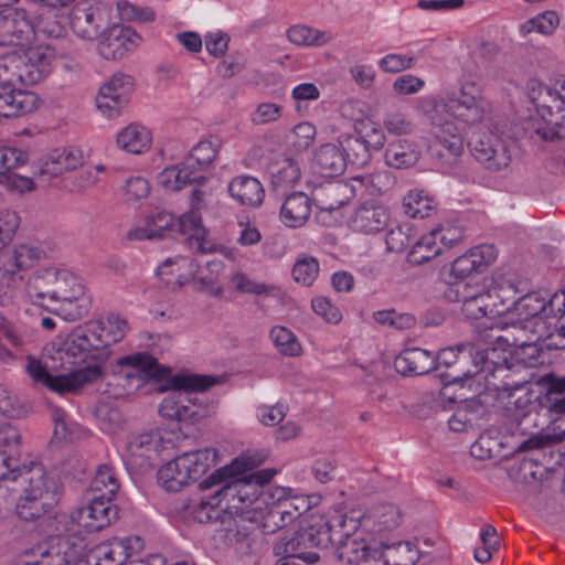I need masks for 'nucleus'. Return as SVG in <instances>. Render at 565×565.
<instances>
[{"instance_id": "obj_1", "label": "nucleus", "mask_w": 565, "mask_h": 565, "mask_svg": "<svg viewBox=\"0 0 565 565\" xmlns=\"http://www.w3.org/2000/svg\"><path fill=\"white\" fill-rule=\"evenodd\" d=\"M19 489L21 494L15 505L18 518L36 523L43 532H51L49 537L65 536L62 532L66 530L68 516L55 510L60 500L57 480L49 477L41 463H34L22 475Z\"/></svg>"}, {"instance_id": "obj_2", "label": "nucleus", "mask_w": 565, "mask_h": 565, "mask_svg": "<svg viewBox=\"0 0 565 565\" xmlns=\"http://www.w3.org/2000/svg\"><path fill=\"white\" fill-rule=\"evenodd\" d=\"M28 296L40 306L61 302L65 319L77 320L88 311L83 298L85 290L79 277L66 269L43 268L34 271L26 282Z\"/></svg>"}, {"instance_id": "obj_3", "label": "nucleus", "mask_w": 565, "mask_h": 565, "mask_svg": "<svg viewBox=\"0 0 565 565\" xmlns=\"http://www.w3.org/2000/svg\"><path fill=\"white\" fill-rule=\"evenodd\" d=\"M127 322L119 317H109L106 322H89L76 327L61 344V359L73 366H82L89 360L108 356L107 349L126 334Z\"/></svg>"}, {"instance_id": "obj_4", "label": "nucleus", "mask_w": 565, "mask_h": 565, "mask_svg": "<svg viewBox=\"0 0 565 565\" xmlns=\"http://www.w3.org/2000/svg\"><path fill=\"white\" fill-rule=\"evenodd\" d=\"M163 382L166 383H158L159 386L156 390L159 392L172 391V393L164 397L159 405V414L162 417L194 424L210 415L209 406L203 405L201 402L199 403L198 398L193 402L188 399V404H185L184 394L205 392L218 382L215 376L190 373L172 376L169 369V373Z\"/></svg>"}, {"instance_id": "obj_5", "label": "nucleus", "mask_w": 565, "mask_h": 565, "mask_svg": "<svg viewBox=\"0 0 565 565\" xmlns=\"http://www.w3.org/2000/svg\"><path fill=\"white\" fill-rule=\"evenodd\" d=\"M328 531L329 529L322 516L305 520L298 530L284 533L279 541L274 544L273 553L275 556H295L307 564H316L320 561V555L308 550L331 546Z\"/></svg>"}, {"instance_id": "obj_6", "label": "nucleus", "mask_w": 565, "mask_h": 565, "mask_svg": "<svg viewBox=\"0 0 565 565\" xmlns=\"http://www.w3.org/2000/svg\"><path fill=\"white\" fill-rule=\"evenodd\" d=\"M181 234L189 236L185 242L196 252H204L203 243L200 237V218L195 214H183L174 217L167 211H158L146 218L143 227H137L129 231L128 238L142 241L172 237Z\"/></svg>"}, {"instance_id": "obj_7", "label": "nucleus", "mask_w": 565, "mask_h": 565, "mask_svg": "<svg viewBox=\"0 0 565 565\" xmlns=\"http://www.w3.org/2000/svg\"><path fill=\"white\" fill-rule=\"evenodd\" d=\"M217 452L214 448L184 452L159 469L158 481L167 491L179 492L215 466Z\"/></svg>"}, {"instance_id": "obj_8", "label": "nucleus", "mask_w": 565, "mask_h": 565, "mask_svg": "<svg viewBox=\"0 0 565 565\" xmlns=\"http://www.w3.org/2000/svg\"><path fill=\"white\" fill-rule=\"evenodd\" d=\"M121 367L117 379L126 394L140 390L146 383H162L169 367L159 364L158 360L147 352H138L122 356L117 362Z\"/></svg>"}, {"instance_id": "obj_9", "label": "nucleus", "mask_w": 565, "mask_h": 565, "mask_svg": "<svg viewBox=\"0 0 565 565\" xmlns=\"http://www.w3.org/2000/svg\"><path fill=\"white\" fill-rule=\"evenodd\" d=\"M19 63L20 58L14 55L0 57V100L19 116H24L39 107L40 98L35 93L18 87L22 84Z\"/></svg>"}, {"instance_id": "obj_10", "label": "nucleus", "mask_w": 565, "mask_h": 565, "mask_svg": "<svg viewBox=\"0 0 565 565\" xmlns=\"http://www.w3.org/2000/svg\"><path fill=\"white\" fill-rule=\"evenodd\" d=\"M26 372L36 383L63 395L77 392L85 383L94 382L102 376V366L97 363L72 371L68 374L52 375L42 363L31 356L28 358Z\"/></svg>"}, {"instance_id": "obj_11", "label": "nucleus", "mask_w": 565, "mask_h": 565, "mask_svg": "<svg viewBox=\"0 0 565 565\" xmlns=\"http://www.w3.org/2000/svg\"><path fill=\"white\" fill-rule=\"evenodd\" d=\"M551 321L536 322L535 320H511L502 327H491L488 337L498 344L507 348H521L524 344L552 340Z\"/></svg>"}, {"instance_id": "obj_12", "label": "nucleus", "mask_w": 565, "mask_h": 565, "mask_svg": "<svg viewBox=\"0 0 565 565\" xmlns=\"http://www.w3.org/2000/svg\"><path fill=\"white\" fill-rule=\"evenodd\" d=\"M472 354V343L444 348L436 355L433 353L434 371H439L441 367L446 369L438 374L446 385L461 383L465 379L477 375Z\"/></svg>"}, {"instance_id": "obj_13", "label": "nucleus", "mask_w": 565, "mask_h": 565, "mask_svg": "<svg viewBox=\"0 0 565 565\" xmlns=\"http://www.w3.org/2000/svg\"><path fill=\"white\" fill-rule=\"evenodd\" d=\"M548 97L539 105V117L532 118L526 129L542 141L553 142L565 138V104L558 92L548 90Z\"/></svg>"}, {"instance_id": "obj_14", "label": "nucleus", "mask_w": 565, "mask_h": 565, "mask_svg": "<svg viewBox=\"0 0 565 565\" xmlns=\"http://www.w3.org/2000/svg\"><path fill=\"white\" fill-rule=\"evenodd\" d=\"M468 147L476 160L488 170L500 171L509 167L512 159L510 143L492 131H473Z\"/></svg>"}, {"instance_id": "obj_15", "label": "nucleus", "mask_w": 565, "mask_h": 565, "mask_svg": "<svg viewBox=\"0 0 565 565\" xmlns=\"http://www.w3.org/2000/svg\"><path fill=\"white\" fill-rule=\"evenodd\" d=\"M70 26L79 39L93 41L99 38L108 25L105 6L95 0H81L70 12Z\"/></svg>"}, {"instance_id": "obj_16", "label": "nucleus", "mask_w": 565, "mask_h": 565, "mask_svg": "<svg viewBox=\"0 0 565 565\" xmlns=\"http://www.w3.org/2000/svg\"><path fill=\"white\" fill-rule=\"evenodd\" d=\"M113 498L92 494L86 507L72 512V522L90 533L109 526L118 518V508L113 504Z\"/></svg>"}, {"instance_id": "obj_17", "label": "nucleus", "mask_w": 565, "mask_h": 565, "mask_svg": "<svg viewBox=\"0 0 565 565\" xmlns=\"http://www.w3.org/2000/svg\"><path fill=\"white\" fill-rule=\"evenodd\" d=\"M236 477L237 476L232 477L227 472L223 476L221 481L206 487V489H211L214 486H221L217 490L214 491L209 501L201 500L200 511H198L195 516L200 522L212 520L213 516L211 512H215V508H221L223 511L235 514L237 516L242 514L243 508L238 507ZM199 487L201 490H205L201 483Z\"/></svg>"}, {"instance_id": "obj_18", "label": "nucleus", "mask_w": 565, "mask_h": 565, "mask_svg": "<svg viewBox=\"0 0 565 565\" xmlns=\"http://www.w3.org/2000/svg\"><path fill=\"white\" fill-rule=\"evenodd\" d=\"M98 52L106 60H121L134 51L141 38L129 26L114 24L106 26L99 35Z\"/></svg>"}, {"instance_id": "obj_19", "label": "nucleus", "mask_w": 565, "mask_h": 565, "mask_svg": "<svg viewBox=\"0 0 565 565\" xmlns=\"http://www.w3.org/2000/svg\"><path fill=\"white\" fill-rule=\"evenodd\" d=\"M490 345L484 348L473 344V365L477 374L483 373L487 383L497 377L498 373L507 371V365L513 361L512 351L504 344H498L493 339L486 335Z\"/></svg>"}, {"instance_id": "obj_20", "label": "nucleus", "mask_w": 565, "mask_h": 565, "mask_svg": "<svg viewBox=\"0 0 565 565\" xmlns=\"http://www.w3.org/2000/svg\"><path fill=\"white\" fill-rule=\"evenodd\" d=\"M276 473V469L268 468L236 477L238 507L243 508L239 518L246 520L247 512L262 508L264 500L260 489L265 488Z\"/></svg>"}, {"instance_id": "obj_21", "label": "nucleus", "mask_w": 565, "mask_h": 565, "mask_svg": "<svg viewBox=\"0 0 565 565\" xmlns=\"http://www.w3.org/2000/svg\"><path fill=\"white\" fill-rule=\"evenodd\" d=\"M34 36L32 23L24 12L0 11V46H26Z\"/></svg>"}, {"instance_id": "obj_22", "label": "nucleus", "mask_w": 565, "mask_h": 565, "mask_svg": "<svg viewBox=\"0 0 565 565\" xmlns=\"http://www.w3.org/2000/svg\"><path fill=\"white\" fill-rule=\"evenodd\" d=\"M354 182L362 183V179L354 178L351 181H332L320 185L315 191L317 206L322 212H333L348 204L355 195Z\"/></svg>"}, {"instance_id": "obj_23", "label": "nucleus", "mask_w": 565, "mask_h": 565, "mask_svg": "<svg viewBox=\"0 0 565 565\" xmlns=\"http://www.w3.org/2000/svg\"><path fill=\"white\" fill-rule=\"evenodd\" d=\"M375 546L376 558L383 565H415L420 557L418 547L411 541H391L379 536Z\"/></svg>"}, {"instance_id": "obj_24", "label": "nucleus", "mask_w": 565, "mask_h": 565, "mask_svg": "<svg viewBox=\"0 0 565 565\" xmlns=\"http://www.w3.org/2000/svg\"><path fill=\"white\" fill-rule=\"evenodd\" d=\"M86 159L87 154L75 146L55 149L39 169V175L44 180L47 177L49 180L65 171L77 169L85 163Z\"/></svg>"}, {"instance_id": "obj_25", "label": "nucleus", "mask_w": 565, "mask_h": 565, "mask_svg": "<svg viewBox=\"0 0 565 565\" xmlns=\"http://www.w3.org/2000/svg\"><path fill=\"white\" fill-rule=\"evenodd\" d=\"M444 108L452 117L468 125L482 121L486 115V102L461 89L458 94L447 98Z\"/></svg>"}, {"instance_id": "obj_26", "label": "nucleus", "mask_w": 565, "mask_h": 565, "mask_svg": "<svg viewBox=\"0 0 565 565\" xmlns=\"http://www.w3.org/2000/svg\"><path fill=\"white\" fill-rule=\"evenodd\" d=\"M433 352L420 348H406L394 360V367L403 376H418L434 371Z\"/></svg>"}, {"instance_id": "obj_27", "label": "nucleus", "mask_w": 565, "mask_h": 565, "mask_svg": "<svg viewBox=\"0 0 565 565\" xmlns=\"http://www.w3.org/2000/svg\"><path fill=\"white\" fill-rule=\"evenodd\" d=\"M401 521L402 514L397 507L391 503H382L362 514V531L380 534L396 529Z\"/></svg>"}, {"instance_id": "obj_28", "label": "nucleus", "mask_w": 565, "mask_h": 565, "mask_svg": "<svg viewBox=\"0 0 565 565\" xmlns=\"http://www.w3.org/2000/svg\"><path fill=\"white\" fill-rule=\"evenodd\" d=\"M311 167L321 177L333 178L340 175L347 167L344 152L340 145H321L313 153Z\"/></svg>"}, {"instance_id": "obj_29", "label": "nucleus", "mask_w": 565, "mask_h": 565, "mask_svg": "<svg viewBox=\"0 0 565 565\" xmlns=\"http://www.w3.org/2000/svg\"><path fill=\"white\" fill-rule=\"evenodd\" d=\"M296 518L295 513L287 509L286 504L271 505L264 511L260 509H253L247 512L246 520L256 524L264 534H273L278 530L285 527Z\"/></svg>"}, {"instance_id": "obj_30", "label": "nucleus", "mask_w": 565, "mask_h": 565, "mask_svg": "<svg viewBox=\"0 0 565 565\" xmlns=\"http://www.w3.org/2000/svg\"><path fill=\"white\" fill-rule=\"evenodd\" d=\"M379 537H372L366 541L362 537L347 540L337 546V557L340 562L349 565H364L376 558L375 550Z\"/></svg>"}, {"instance_id": "obj_31", "label": "nucleus", "mask_w": 565, "mask_h": 565, "mask_svg": "<svg viewBox=\"0 0 565 565\" xmlns=\"http://www.w3.org/2000/svg\"><path fill=\"white\" fill-rule=\"evenodd\" d=\"M265 450H247L239 457L235 458L231 465L222 467L215 470L211 476L201 481L203 488L210 487L211 484L221 481L225 473L234 476H246L247 471L253 470L265 462L267 458Z\"/></svg>"}, {"instance_id": "obj_32", "label": "nucleus", "mask_w": 565, "mask_h": 565, "mask_svg": "<svg viewBox=\"0 0 565 565\" xmlns=\"http://www.w3.org/2000/svg\"><path fill=\"white\" fill-rule=\"evenodd\" d=\"M228 192L236 202L248 207L259 206L265 196L262 183L250 175L235 177L228 184Z\"/></svg>"}, {"instance_id": "obj_33", "label": "nucleus", "mask_w": 565, "mask_h": 565, "mask_svg": "<svg viewBox=\"0 0 565 565\" xmlns=\"http://www.w3.org/2000/svg\"><path fill=\"white\" fill-rule=\"evenodd\" d=\"M388 221L385 207L373 203H363L354 213L351 224L354 231L372 234L382 231Z\"/></svg>"}, {"instance_id": "obj_34", "label": "nucleus", "mask_w": 565, "mask_h": 565, "mask_svg": "<svg viewBox=\"0 0 565 565\" xmlns=\"http://www.w3.org/2000/svg\"><path fill=\"white\" fill-rule=\"evenodd\" d=\"M311 214V200L303 192H294L286 196L281 209L282 223L292 228L301 227Z\"/></svg>"}, {"instance_id": "obj_35", "label": "nucleus", "mask_w": 565, "mask_h": 565, "mask_svg": "<svg viewBox=\"0 0 565 565\" xmlns=\"http://www.w3.org/2000/svg\"><path fill=\"white\" fill-rule=\"evenodd\" d=\"M221 141L215 138L200 141L191 152L184 158L185 168H190L198 177L200 183H203L206 178L202 174L215 160Z\"/></svg>"}, {"instance_id": "obj_36", "label": "nucleus", "mask_w": 565, "mask_h": 565, "mask_svg": "<svg viewBox=\"0 0 565 565\" xmlns=\"http://www.w3.org/2000/svg\"><path fill=\"white\" fill-rule=\"evenodd\" d=\"M324 523L329 529L331 545H338L354 537H362L359 534V530H362V515L356 516L354 511L344 515H335L330 520L324 519Z\"/></svg>"}, {"instance_id": "obj_37", "label": "nucleus", "mask_w": 565, "mask_h": 565, "mask_svg": "<svg viewBox=\"0 0 565 565\" xmlns=\"http://www.w3.org/2000/svg\"><path fill=\"white\" fill-rule=\"evenodd\" d=\"M419 159L417 146L407 139L390 142L385 149V163L394 169H407L416 164Z\"/></svg>"}, {"instance_id": "obj_38", "label": "nucleus", "mask_w": 565, "mask_h": 565, "mask_svg": "<svg viewBox=\"0 0 565 565\" xmlns=\"http://www.w3.org/2000/svg\"><path fill=\"white\" fill-rule=\"evenodd\" d=\"M512 303L518 318L522 320L546 322L553 315L550 311V301L546 302L537 294H527Z\"/></svg>"}, {"instance_id": "obj_39", "label": "nucleus", "mask_w": 565, "mask_h": 565, "mask_svg": "<svg viewBox=\"0 0 565 565\" xmlns=\"http://www.w3.org/2000/svg\"><path fill=\"white\" fill-rule=\"evenodd\" d=\"M430 150L439 157H445L446 153L452 157L461 154L463 140L454 124L446 122L435 131V141Z\"/></svg>"}, {"instance_id": "obj_40", "label": "nucleus", "mask_w": 565, "mask_h": 565, "mask_svg": "<svg viewBox=\"0 0 565 565\" xmlns=\"http://www.w3.org/2000/svg\"><path fill=\"white\" fill-rule=\"evenodd\" d=\"M157 441L150 433L132 434L128 437L126 444L127 457L131 465L143 467L152 452L156 451Z\"/></svg>"}, {"instance_id": "obj_41", "label": "nucleus", "mask_w": 565, "mask_h": 565, "mask_svg": "<svg viewBox=\"0 0 565 565\" xmlns=\"http://www.w3.org/2000/svg\"><path fill=\"white\" fill-rule=\"evenodd\" d=\"M522 370L521 365L512 361L507 365V371L498 373L497 377L489 380L488 385L499 393L511 395L513 391L521 390L530 381V376L521 374Z\"/></svg>"}, {"instance_id": "obj_42", "label": "nucleus", "mask_w": 565, "mask_h": 565, "mask_svg": "<svg viewBox=\"0 0 565 565\" xmlns=\"http://www.w3.org/2000/svg\"><path fill=\"white\" fill-rule=\"evenodd\" d=\"M42 250L32 245H20L6 254L3 266L7 271L15 274L18 270H24L34 266L41 258Z\"/></svg>"}, {"instance_id": "obj_43", "label": "nucleus", "mask_w": 565, "mask_h": 565, "mask_svg": "<svg viewBox=\"0 0 565 565\" xmlns=\"http://www.w3.org/2000/svg\"><path fill=\"white\" fill-rule=\"evenodd\" d=\"M288 40L298 46H323L332 41L329 31H321L308 25H294L287 30Z\"/></svg>"}, {"instance_id": "obj_44", "label": "nucleus", "mask_w": 565, "mask_h": 565, "mask_svg": "<svg viewBox=\"0 0 565 565\" xmlns=\"http://www.w3.org/2000/svg\"><path fill=\"white\" fill-rule=\"evenodd\" d=\"M196 174L190 170V168H185L184 160L173 167L166 168L161 171L158 177V183L171 191H178L183 186L192 183H199Z\"/></svg>"}, {"instance_id": "obj_45", "label": "nucleus", "mask_w": 565, "mask_h": 565, "mask_svg": "<svg viewBox=\"0 0 565 565\" xmlns=\"http://www.w3.org/2000/svg\"><path fill=\"white\" fill-rule=\"evenodd\" d=\"M493 298H499V290L497 288L489 289L488 292L481 294L473 299L471 298L461 306V311L468 319H480L488 315L502 313V309L497 308V305L492 301Z\"/></svg>"}, {"instance_id": "obj_46", "label": "nucleus", "mask_w": 565, "mask_h": 565, "mask_svg": "<svg viewBox=\"0 0 565 565\" xmlns=\"http://www.w3.org/2000/svg\"><path fill=\"white\" fill-rule=\"evenodd\" d=\"M116 142L127 152L141 153L150 143V135L145 127L129 125L118 132Z\"/></svg>"}, {"instance_id": "obj_47", "label": "nucleus", "mask_w": 565, "mask_h": 565, "mask_svg": "<svg viewBox=\"0 0 565 565\" xmlns=\"http://www.w3.org/2000/svg\"><path fill=\"white\" fill-rule=\"evenodd\" d=\"M550 311L554 313L548 318L551 321V331L553 338H558V342L551 341L547 347H555L556 349H565V292L561 295L555 294L550 300Z\"/></svg>"}, {"instance_id": "obj_48", "label": "nucleus", "mask_w": 565, "mask_h": 565, "mask_svg": "<svg viewBox=\"0 0 565 565\" xmlns=\"http://www.w3.org/2000/svg\"><path fill=\"white\" fill-rule=\"evenodd\" d=\"M440 254L441 246L436 242V234L430 231L413 243L407 259L413 265H422Z\"/></svg>"}, {"instance_id": "obj_49", "label": "nucleus", "mask_w": 565, "mask_h": 565, "mask_svg": "<svg viewBox=\"0 0 565 565\" xmlns=\"http://www.w3.org/2000/svg\"><path fill=\"white\" fill-rule=\"evenodd\" d=\"M119 481L110 465H100L90 483V494L115 497L119 490Z\"/></svg>"}, {"instance_id": "obj_50", "label": "nucleus", "mask_w": 565, "mask_h": 565, "mask_svg": "<svg viewBox=\"0 0 565 565\" xmlns=\"http://www.w3.org/2000/svg\"><path fill=\"white\" fill-rule=\"evenodd\" d=\"M435 209L434 200L424 191L412 190L403 199V210L413 218H425Z\"/></svg>"}, {"instance_id": "obj_51", "label": "nucleus", "mask_w": 565, "mask_h": 565, "mask_svg": "<svg viewBox=\"0 0 565 565\" xmlns=\"http://www.w3.org/2000/svg\"><path fill=\"white\" fill-rule=\"evenodd\" d=\"M339 145L344 152L347 164L363 166L369 161L370 151L363 138L351 135L342 136Z\"/></svg>"}, {"instance_id": "obj_52", "label": "nucleus", "mask_w": 565, "mask_h": 565, "mask_svg": "<svg viewBox=\"0 0 565 565\" xmlns=\"http://www.w3.org/2000/svg\"><path fill=\"white\" fill-rule=\"evenodd\" d=\"M448 288L445 291V297L452 302H461L462 305L471 298H476L481 294H486L489 289L478 284H472L467 280H452L447 279Z\"/></svg>"}, {"instance_id": "obj_53", "label": "nucleus", "mask_w": 565, "mask_h": 565, "mask_svg": "<svg viewBox=\"0 0 565 565\" xmlns=\"http://www.w3.org/2000/svg\"><path fill=\"white\" fill-rule=\"evenodd\" d=\"M416 235L411 223L397 224L386 232V248L388 252L402 253L408 246L412 247Z\"/></svg>"}, {"instance_id": "obj_54", "label": "nucleus", "mask_w": 565, "mask_h": 565, "mask_svg": "<svg viewBox=\"0 0 565 565\" xmlns=\"http://www.w3.org/2000/svg\"><path fill=\"white\" fill-rule=\"evenodd\" d=\"M300 167L291 158L271 166V182L275 188L294 185L300 179Z\"/></svg>"}, {"instance_id": "obj_55", "label": "nucleus", "mask_w": 565, "mask_h": 565, "mask_svg": "<svg viewBox=\"0 0 565 565\" xmlns=\"http://www.w3.org/2000/svg\"><path fill=\"white\" fill-rule=\"evenodd\" d=\"M269 337L279 352L287 356H298L301 345L297 337L287 328L275 326L270 329Z\"/></svg>"}, {"instance_id": "obj_56", "label": "nucleus", "mask_w": 565, "mask_h": 565, "mask_svg": "<svg viewBox=\"0 0 565 565\" xmlns=\"http://www.w3.org/2000/svg\"><path fill=\"white\" fill-rule=\"evenodd\" d=\"M30 461L29 465L21 463V459L3 452H0V482L12 481L21 484L22 475L30 470V466L34 465Z\"/></svg>"}, {"instance_id": "obj_57", "label": "nucleus", "mask_w": 565, "mask_h": 565, "mask_svg": "<svg viewBox=\"0 0 565 565\" xmlns=\"http://www.w3.org/2000/svg\"><path fill=\"white\" fill-rule=\"evenodd\" d=\"M319 274V262L313 256L299 255L292 267L295 281L302 286H311Z\"/></svg>"}, {"instance_id": "obj_58", "label": "nucleus", "mask_w": 565, "mask_h": 565, "mask_svg": "<svg viewBox=\"0 0 565 565\" xmlns=\"http://www.w3.org/2000/svg\"><path fill=\"white\" fill-rule=\"evenodd\" d=\"M558 24L559 18L557 13L555 11H545L522 24L520 32L523 36H526L533 31L544 35H550L554 32Z\"/></svg>"}, {"instance_id": "obj_59", "label": "nucleus", "mask_w": 565, "mask_h": 565, "mask_svg": "<svg viewBox=\"0 0 565 565\" xmlns=\"http://www.w3.org/2000/svg\"><path fill=\"white\" fill-rule=\"evenodd\" d=\"M0 452L18 457L22 455V436L11 424L0 426Z\"/></svg>"}, {"instance_id": "obj_60", "label": "nucleus", "mask_w": 565, "mask_h": 565, "mask_svg": "<svg viewBox=\"0 0 565 565\" xmlns=\"http://www.w3.org/2000/svg\"><path fill=\"white\" fill-rule=\"evenodd\" d=\"M315 137L316 127L310 122H300L294 127L287 138L290 147L295 151L301 152L311 146Z\"/></svg>"}, {"instance_id": "obj_61", "label": "nucleus", "mask_w": 565, "mask_h": 565, "mask_svg": "<svg viewBox=\"0 0 565 565\" xmlns=\"http://www.w3.org/2000/svg\"><path fill=\"white\" fill-rule=\"evenodd\" d=\"M0 412L8 417H22L28 407L8 386L0 384Z\"/></svg>"}, {"instance_id": "obj_62", "label": "nucleus", "mask_w": 565, "mask_h": 565, "mask_svg": "<svg viewBox=\"0 0 565 565\" xmlns=\"http://www.w3.org/2000/svg\"><path fill=\"white\" fill-rule=\"evenodd\" d=\"M481 269L477 265L470 250L461 256H458L449 269V278L452 280H466L472 273H479Z\"/></svg>"}, {"instance_id": "obj_63", "label": "nucleus", "mask_w": 565, "mask_h": 565, "mask_svg": "<svg viewBox=\"0 0 565 565\" xmlns=\"http://www.w3.org/2000/svg\"><path fill=\"white\" fill-rule=\"evenodd\" d=\"M119 17L127 22H150L154 20V12L150 8L139 7L126 0L117 3Z\"/></svg>"}, {"instance_id": "obj_64", "label": "nucleus", "mask_w": 565, "mask_h": 565, "mask_svg": "<svg viewBox=\"0 0 565 565\" xmlns=\"http://www.w3.org/2000/svg\"><path fill=\"white\" fill-rule=\"evenodd\" d=\"M132 89V77L126 74H115L106 84H104L99 92L104 96L119 95L122 97V103L128 102V95Z\"/></svg>"}]
</instances>
